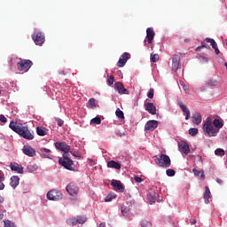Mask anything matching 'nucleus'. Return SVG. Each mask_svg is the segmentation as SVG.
Masks as SVG:
<instances>
[{
    "label": "nucleus",
    "instance_id": "f257e3e1",
    "mask_svg": "<svg viewBox=\"0 0 227 227\" xmlns=\"http://www.w3.org/2000/svg\"><path fill=\"white\" fill-rule=\"evenodd\" d=\"M9 127L12 130H13V132H16V134H19V136L24 137V139H27L28 141L35 139V133L29 130L27 126H24L20 122L11 121Z\"/></svg>",
    "mask_w": 227,
    "mask_h": 227
},
{
    "label": "nucleus",
    "instance_id": "f03ea898",
    "mask_svg": "<svg viewBox=\"0 0 227 227\" xmlns=\"http://www.w3.org/2000/svg\"><path fill=\"white\" fill-rule=\"evenodd\" d=\"M202 129L204 132L207 134V136L213 137H215L219 132V129L215 128L214 124L212 123V119L210 118H207L206 121H204Z\"/></svg>",
    "mask_w": 227,
    "mask_h": 227
},
{
    "label": "nucleus",
    "instance_id": "7ed1b4c3",
    "mask_svg": "<svg viewBox=\"0 0 227 227\" xmlns=\"http://www.w3.org/2000/svg\"><path fill=\"white\" fill-rule=\"evenodd\" d=\"M154 162L159 166L160 168H170L171 166V159L168 154H160V156L158 158L157 156H153Z\"/></svg>",
    "mask_w": 227,
    "mask_h": 227
},
{
    "label": "nucleus",
    "instance_id": "20e7f679",
    "mask_svg": "<svg viewBox=\"0 0 227 227\" xmlns=\"http://www.w3.org/2000/svg\"><path fill=\"white\" fill-rule=\"evenodd\" d=\"M32 67L33 61L30 59H20V61L17 63V68L20 72H29V68Z\"/></svg>",
    "mask_w": 227,
    "mask_h": 227
},
{
    "label": "nucleus",
    "instance_id": "39448f33",
    "mask_svg": "<svg viewBox=\"0 0 227 227\" xmlns=\"http://www.w3.org/2000/svg\"><path fill=\"white\" fill-rule=\"evenodd\" d=\"M59 164L63 166L65 169H68V171H74L72 166H74V160L68 158V155L63 154V158H59Z\"/></svg>",
    "mask_w": 227,
    "mask_h": 227
},
{
    "label": "nucleus",
    "instance_id": "423d86ee",
    "mask_svg": "<svg viewBox=\"0 0 227 227\" xmlns=\"http://www.w3.org/2000/svg\"><path fill=\"white\" fill-rule=\"evenodd\" d=\"M47 198L51 201H59V200L63 199V193L58 190H51L48 192Z\"/></svg>",
    "mask_w": 227,
    "mask_h": 227
},
{
    "label": "nucleus",
    "instance_id": "0eeeda50",
    "mask_svg": "<svg viewBox=\"0 0 227 227\" xmlns=\"http://www.w3.org/2000/svg\"><path fill=\"white\" fill-rule=\"evenodd\" d=\"M66 189H67L68 194H70V196H73L74 200H75V198H77V194H79V186L78 185H76L74 183H71L67 185Z\"/></svg>",
    "mask_w": 227,
    "mask_h": 227
},
{
    "label": "nucleus",
    "instance_id": "6e6552de",
    "mask_svg": "<svg viewBox=\"0 0 227 227\" xmlns=\"http://www.w3.org/2000/svg\"><path fill=\"white\" fill-rule=\"evenodd\" d=\"M35 45H42L45 42V35L42 32L35 33L32 35Z\"/></svg>",
    "mask_w": 227,
    "mask_h": 227
},
{
    "label": "nucleus",
    "instance_id": "1a4fd4ad",
    "mask_svg": "<svg viewBox=\"0 0 227 227\" xmlns=\"http://www.w3.org/2000/svg\"><path fill=\"white\" fill-rule=\"evenodd\" d=\"M129 59H130V53L129 52L122 53V55H121L119 59V61L117 62V67H119V68H122V67H125Z\"/></svg>",
    "mask_w": 227,
    "mask_h": 227
},
{
    "label": "nucleus",
    "instance_id": "9d476101",
    "mask_svg": "<svg viewBox=\"0 0 227 227\" xmlns=\"http://www.w3.org/2000/svg\"><path fill=\"white\" fill-rule=\"evenodd\" d=\"M111 185L114 187V191H117L118 192H123L125 191V185L121 181L113 179Z\"/></svg>",
    "mask_w": 227,
    "mask_h": 227
},
{
    "label": "nucleus",
    "instance_id": "9b49d317",
    "mask_svg": "<svg viewBox=\"0 0 227 227\" xmlns=\"http://www.w3.org/2000/svg\"><path fill=\"white\" fill-rule=\"evenodd\" d=\"M179 152L184 153L185 155H189L191 153V148L189 147V144L185 141H181L178 143Z\"/></svg>",
    "mask_w": 227,
    "mask_h": 227
},
{
    "label": "nucleus",
    "instance_id": "f8f14e48",
    "mask_svg": "<svg viewBox=\"0 0 227 227\" xmlns=\"http://www.w3.org/2000/svg\"><path fill=\"white\" fill-rule=\"evenodd\" d=\"M55 147L57 150H60V152H64V153H68L70 152V145H68L65 142H56Z\"/></svg>",
    "mask_w": 227,
    "mask_h": 227
},
{
    "label": "nucleus",
    "instance_id": "ddd939ff",
    "mask_svg": "<svg viewBox=\"0 0 227 227\" xmlns=\"http://www.w3.org/2000/svg\"><path fill=\"white\" fill-rule=\"evenodd\" d=\"M22 152L27 157H35L36 155V151L30 145H24L22 148Z\"/></svg>",
    "mask_w": 227,
    "mask_h": 227
},
{
    "label": "nucleus",
    "instance_id": "4468645a",
    "mask_svg": "<svg viewBox=\"0 0 227 227\" xmlns=\"http://www.w3.org/2000/svg\"><path fill=\"white\" fill-rule=\"evenodd\" d=\"M157 127H159V121L151 120L145 123V130H149L153 132V130L154 129H157Z\"/></svg>",
    "mask_w": 227,
    "mask_h": 227
},
{
    "label": "nucleus",
    "instance_id": "2eb2a0df",
    "mask_svg": "<svg viewBox=\"0 0 227 227\" xmlns=\"http://www.w3.org/2000/svg\"><path fill=\"white\" fill-rule=\"evenodd\" d=\"M180 56L179 55H174L172 58V67L171 69L173 72H177L178 68H180Z\"/></svg>",
    "mask_w": 227,
    "mask_h": 227
},
{
    "label": "nucleus",
    "instance_id": "dca6fc26",
    "mask_svg": "<svg viewBox=\"0 0 227 227\" xmlns=\"http://www.w3.org/2000/svg\"><path fill=\"white\" fill-rule=\"evenodd\" d=\"M114 89L118 90L120 95H129V90L125 89L123 83L120 82H115Z\"/></svg>",
    "mask_w": 227,
    "mask_h": 227
},
{
    "label": "nucleus",
    "instance_id": "f3484780",
    "mask_svg": "<svg viewBox=\"0 0 227 227\" xmlns=\"http://www.w3.org/2000/svg\"><path fill=\"white\" fill-rule=\"evenodd\" d=\"M10 168L12 171H16V173H19L20 175H22V173H24V167L17 162L11 163Z\"/></svg>",
    "mask_w": 227,
    "mask_h": 227
},
{
    "label": "nucleus",
    "instance_id": "a211bd4d",
    "mask_svg": "<svg viewBox=\"0 0 227 227\" xmlns=\"http://www.w3.org/2000/svg\"><path fill=\"white\" fill-rule=\"evenodd\" d=\"M145 107L150 114H157V107L153 103H145Z\"/></svg>",
    "mask_w": 227,
    "mask_h": 227
},
{
    "label": "nucleus",
    "instance_id": "6ab92c4d",
    "mask_svg": "<svg viewBox=\"0 0 227 227\" xmlns=\"http://www.w3.org/2000/svg\"><path fill=\"white\" fill-rule=\"evenodd\" d=\"M146 38L148 43H152L153 38H155V32L151 27L146 29Z\"/></svg>",
    "mask_w": 227,
    "mask_h": 227
},
{
    "label": "nucleus",
    "instance_id": "aec40b11",
    "mask_svg": "<svg viewBox=\"0 0 227 227\" xmlns=\"http://www.w3.org/2000/svg\"><path fill=\"white\" fill-rule=\"evenodd\" d=\"M40 155L44 157L45 159H52V154L51 153V151L47 148H41L39 150Z\"/></svg>",
    "mask_w": 227,
    "mask_h": 227
},
{
    "label": "nucleus",
    "instance_id": "412c9836",
    "mask_svg": "<svg viewBox=\"0 0 227 227\" xmlns=\"http://www.w3.org/2000/svg\"><path fill=\"white\" fill-rule=\"evenodd\" d=\"M206 42L207 43H211V46L215 50V54H220L221 51H219V48H217V43H215V40L207 37Z\"/></svg>",
    "mask_w": 227,
    "mask_h": 227
},
{
    "label": "nucleus",
    "instance_id": "4be33fe9",
    "mask_svg": "<svg viewBox=\"0 0 227 227\" xmlns=\"http://www.w3.org/2000/svg\"><path fill=\"white\" fill-rule=\"evenodd\" d=\"M210 198H212V193L210 192V188H208V186L205 187V193H204V200H205V203L207 205H208V203H210Z\"/></svg>",
    "mask_w": 227,
    "mask_h": 227
},
{
    "label": "nucleus",
    "instance_id": "5701e85b",
    "mask_svg": "<svg viewBox=\"0 0 227 227\" xmlns=\"http://www.w3.org/2000/svg\"><path fill=\"white\" fill-rule=\"evenodd\" d=\"M192 122L195 125H200L201 123V114L200 113H195L192 114Z\"/></svg>",
    "mask_w": 227,
    "mask_h": 227
},
{
    "label": "nucleus",
    "instance_id": "b1692460",
    "mask_svg": "<svg viewBox=\"0 0 227 227\" xmlns=\"http://www.w3.org/2000/svg\"><path fill=\"white\" fill-rule=\"evenodd\" d=\"M107 168H112L114 169H121V165L115 160H110L107 162Z\"/></svg>",
    "mask_w": 227,
    "mask_h": 227
},
{
    "label": "nucleus",
    "instance_id": "393cba45",
    "mask_svg": "<svg viewBox=\"0 0 227 227\" xmlns=\"http://www.w3.org/2000/svg\"><path fill=\"white\" fill-rule=\"evenodd\" d=\"M121 212L124 217H130V215H132V213H130V208L126 206L121 207Z\"/></svg>",
    "mask_w": 227,
    "mask_h": 227
},
{
    "label": "nucleus",
    "instance_id": "a878e982",
    "mask_svg": "<svg viewBox=\"0 0 227 227\" xmlns=\"http://www.w3.org/2000/svg\"><path fill=\"white\" fill-rule=\"evenodd\" d=\"M20 180V178H19L17 176H12L11 177V186L12 187V189L17 188V185H19Z\"/></svg>",
    "mask_w": 227,
    "mask_h": 227
},
{
    "label": "nucleus",
    "instance_id": "bb28decb",
    "mask_svg": "<svg viewBox=\"0 0 227 227\" xmlns=\"http://www.w3.org/2000/svg\"><path fill=\"white\" fill-rule=\"evenodd\" d=\"M213 127H215V129H217V130H219V129H223V121H219V119H215L212 122Z\"/></svg>",
    "mask_w": 227,
    "mask_h": 227
},
{
    "label": "nucleus",
    "instance_id": "cd10ccee",
    "mask_svg": "<svg viewBox=\"0 0 227 227\" xmlns=\"http://www.w3.org/2000/svg\"><path fill=\"white\" fill-rule=\"evenodd\" d=\"M87 107H89V109H95L97 107V103L95 98H90L88 103H87Z\"/></svg>",
    "mask_w": 227,
    "mask_h": 227
},
{
    "label": "nucleus",
    "instance_id": "c85d7f7f",
    "mask_svg": "<svg viewBox=\"0 0 227 227\" xmlns=\"http://www.w3.org/2000/svg\"><path fill=\"white\" fill-rule=\"evenodd\" d=\"M27 171H29V173H33L38 169V165L35 163H30L27 165Z\"/></svg>",
    "mask_w": 227,
    "mask_h": 227
},
{
    "label": "nucleus",
    "instance_id": "c756f323",
    "mask_svg": "<svg viewBox=\"0 0 227 227\" xmlns=\"http://www.w3.org/2000/svg\"><path fill=\"white\" fill-rule=\"evenodd\" d=\"M88 219L84 215L76 216V224H84Z\"/></svg>",
    "mask_w": 227,
    "mask_h": 227
},
{
    "label": "nucleus",
    "instance_id": "7c9ffc66",
    "mask_svg": "<svg viewBox=\"0 0 227 227\" xmlns=\"http://www.w3.org/2000/svg\"><path fill=\"white\" fill-rule=\"evenodd\" d=\"M67 223L69 226H75L77 225V218L76 217H70L67 219Z\"/></svg>",
    "mask_w": 227,
    "mask_h": 227
},
{
    "label": "nucleus",
    "instance_id": "2f4dec72",
    "mask_svg": "<svg viewBox=\"0 0 227 227\" xmlns=\"http://www.w3.org/2000/svg\"><path fill=\"white\" fill-rule=\"evenodd\" d=\"M36 133H37V136H42V137L47 136V131H45V128L37 127Z\"/></svg>",
    "mask_w": 227,
    "mask_h": 227
},
{
    "label": "nucleus",
    "instance_id": "473e14b6",
    "mask_svg": "<svg viewBox=\"0 0 227 227\" xmlns=\"http://www.w3.org/2000/svg\"><path fill=\"white\" fill-rule=\"evenodd\" d=\"M177 104L180 109L183 111V113L189 111V108H187V106H185V104H184V102H182V100L178 99Z\"/></svg>",
    "mask_w": 227,
    "mask_h": 227
},
{
    "label": "nucleus",
    "instance_id": "72a5a7b5",
    "mask_svg": "<svg viewBox=\"0 0 227 227\" xmlns=\"http://www.w3.org/2000/svg\"><path fill=\"white\" fill-rule=\"evenodd\" d=\"M102 123V119L100 117H95L90 120V125H100Z\"/></svg>",
    "mask_w": 227,
    "mask_h": 227
},
{
    "label": "nucleus",
    "instance_id": "f704fd0d",
    "mask_svg": "<svg viewBox=\"0 0 227 227\" xmlns=\"http://www.w3.org/2000/svg\"><path fill=\"white\" fill-rule=\"evenodd\" d=\"M192 171H193L195 176H200V178L202 180H205V173H203L196 168H193Z\"/></svg>",
    "mask_w": 227,
    "mask_h": 227
},
{
    "label": "nucleus",
    "instance_id": "c9c22d12",
    "mask_svg": "<svg viewBox=\"0 0 227 227\" xmlns=\"http://www.w3.org/2000/svg\"><path fill=\"white\" fill-rule=\"evenodd\" d=\"M115 114L117 118H120V120H123L125 118V114H123V111L120 110V108H117L115 111Z\"/></svg>",
    "mask_w": 227,
    "mask_h": 227
},
{
    "label": "nucleus",
    "instance_id": "e433bc0d",
    "mask_svg": "<svg viewBox=\"0 0 227 227\" xmlns=\"http://www.w3.org/2000/svg\"><path fill=\"white\" fill-rule=\"evenodd\" d=\"M151 61L153 62V63H157V61H159V54H153V53H152L151 54Z\"/></svg>",
    "mask_w": 227,
    "mask_h": 227
},
{
    "label": "nucleus",
    "instance_id": "4c0bfd02",
    "mask_svg": "<svg viewBox=\"0 0 227 227\" xmlns=\"http://www.w3.org/2000/svg\"><path fill=\"white\" fill-rule=\"evenodd\" d=\"M4 223V227H17V225H15V223H13V222L10 220H6Z\"/></svg>",
    "mask_w": 227,
    "mask_h": 227
},
{
    "label": "nucleus",
    "instance_id": "58836bf2",
    "mask_svg": "<svg viewBox=\"0 0 227 227\" xmlns=\"http://www.w3.org/2000/svg\"><path fill=\"white\" fill-rule=\"evenodd\" d=\"M140 224L142 227H152V223L147 220H143Z\"/></svg>",
    "mask_w": 227,
    "mask_h": 227
},
{
    "label": "nucleus",
    "instance_id": "ea45409f",
    "mask_svg": "<svg viewBox=\"0 0 227 227\" xmlns=\"http://www.w3.org/2000/svg\"><path fill=\"white\" fill-rule=\"evenodd\" d=\"M107 84L108 86H113V84H114V76L113 75L108 76Z\"/></svg>",
    "mask_w": 227,
    "mask_h": 227
},
{
    "label": "nucleus",
    "instance_id": "a19ab883",
    "mask_svg": "<svg viewBox=\"0 0 227 227\" xmlns=\"http://www.w3.org/2000/svg\"><path fill=\"white\" fill-rule=\"evenodd\" d=\"M114 198H116L115 194H108L106 197L105 201H106V202L113 201V200H114Z\"/></svg>",
    "mask_w": 227,
    "mask_h": 227
},
{
    "label": "nucleus",
    "instance_id": "79ce46f5",
    "mask_svg": "<svg viewBox=\"0 0 227 227\" xmlns=\"http://www.w3.org/2000/svg\"><path fill=\"white\" fill-rule=\"evenodd\" d=\"M190 136H198V129L192 128L189 129Z\"/></svg>",
    "mask_w": 227,
    "mask_h": 227
},
{
    "label": "nucleus",
    "instance_id": "37998d69",
    "mask_svg": "<svg viewBox=\"0 0 227 227\" xmlns=\"http://www.w3.org/2000/svg\"><path fill=\"white\" fill-rule=\"evenodd\" d=\"M215 155L223 156L224 155V150L218 148L215 151Z\"/></svg>",
    "mask_w": 227,
    "mask_h": 227
},
{
    "label": "nucleus",
    "instance_id": "c03bdc74",
    "mask_svg": "<svg viewBox=\"0 0 227 227\" xmlns=\"http://www.w3.org/2000/svg\"><path fill=\"white\" fill-rule=\"evenodd\" d=\"M208 86H217L219 84V82L217 80H209L207 81Z\"/></svg>",
    "mask_w": 227,
    "mask_h": 227
},
{
    "label": "nucleus",
    "instance_id": "a18cd8bd",
    "mask_svg": "<svg viewBox=\"0 0 227 227\" xmlns=\"http://www.w3.org/2000/svg\"><path fill=\"white\" fill-rule=\"evenodd\" d=\"M166 174L168 176H175V169L168 168L166 170Z\"/></svg>",
    "mask_w": 227,
    "mask_h": 227
},
{
    "label": "nucleus",
    "instance_id": "49530a36",
    "mask_svg": "<svg viewBox=\"0 0 227 227\" xmlns=\"http://www.w3.org/2000/svg\"><path fill=\"white\" fill-rule=\"evenodd\" d=\"M153 95H154V90L153 89H150L148 93H147V97L148 98H153Z\"/></svg>",
    "mask_w": 227,
    "mask_h": 227
},
{
    "label": "nucleus",
    "instance_id": "de8ad7c7",
    "mask_svg": "<svg viewBox=\"0 0 227 227\" xmlns=\"http://www.w3.org/2000/svg\"><path fill=\"white\" fill-rule=\"evenodd\" d=\"M55 120H56V121H57L59 127H63V125H64V123H65V121H64L63 120H61V119H59V118H55Z\"/></svg>",
    "mask_w": 227,
    "mask_h": 227
},
{
    "label": "nucleus",
    "instance_id": "09e8293b",
    "mask_svg": "<svg viewBox=\"0 0 227 227\" xmlns=\"http://www.w3.org/2000/svg\"><path fill=\"white\" fill-rule=\"evenodd\" d=\"M207 47H208V46L207 45V43H201V45L199 46V47H197L196 51H201V49H205V48L207 49Z\"/></svg>",
    "mask_w": 227,
    "mask_h": 227
},
{
    "label": "nucleus",
    "instance_id": "8fccbe9b",
    "mask_svg": "<svg viewBox=\"0 0 227 227\" xmlns=\"http://www.w3.org/2000/svg\"><path fill=\"white\" fill-rule=\"evenodd\" d=\"M0 121L2 123H6V121H8V119H6V117L4 116V114H0Z\"/></svg>",
    "mask_w": 227,
    "mask_h": 227
},
{
    "label": "nucleus",
    "instance_id": "3c124183",
    "mask_svg": "<svg viewBox=\"0 0 227 227\" xmlns=\"http://www.w3.org/2000/svg\"><path fill=\"white\" fill-rule=\"evenodd\" d=\"M184 114L185 116V120H189V118H191V111L190 110H186V112H184Z\"/></svg>",
    "mask_w": 227,
    "mask_h": 227
},
{
    "label": "nucleus",
    "instance_id": "603ef678",
    "mask_svg": "<svg viewBox=\"0 0 227 227\" xmlns=\"http://www.w3.org/2000/svg\"><path fill=\"white\" fill-rule=\"evenodd\" d=\"M135 182H137V184H141L142 182H144V179L136 176L134 178Z\"/></svg>",
    "mask_w": 227,
    "mask_h": 227
},
{
    "label": "nucleus",
    "instance_id": "864d4df0",
    "mask_svg": "<svg viewBox=\"0 0 227 227\" xmlns=\"http://www.w3.org/2000/svg\"><path fill=\"white\" fill-rule=\"evenodd\" d=\"M148 200L151 204L155 203V198H153V196H152L151 194L148 195Z\"/></svg>",
    "mask_w": 227,
    "mask_h": 227
},
{
    "label": "nucleus",
    "instance_id": "5fc2aeb1",
    "mask_svg": "<svg viewBox=\"0 0 227 227\" xmlns=\"http://www.w3.org/2000/svg\"><path fill=\"white\" fill-rule=\"evenodd\" d=\"M0 182H4V173L0 170Z\"/></svg>",
    "mask_w": 227,
    "mask_h": 227
},
{
    "label": "nucleus",
    "instance_id": "6e6d98bb",
    "mask_svg": "<svg viewBox=\"0 0 227 227\" xmlns=\"http://www.w3.org/2000/svg\"><path fill=\"white\" fill-rule=\"evenodd\" d=\"M183 85V88L184 90V91H189V86L184 84V83H181Z\"/></svg>",
    "mask_w": 227,
    "mask_h": 227
},
{
    "label": "nucleus",
    "instance_id": "4d7b16f0",
    "mask_svg": "<svg viewBox=\"0 0 227 227\" xmlns=\"http://www.w3.org/2000/svg\"><path fill=\"white\" fill-rule=\"evenodd\" d=\"M4 189V184L3 181H0V191H3Z\"/></svg>",
    "mask_w": 227,
    "mask_h": 227
},
{
    "label": "nucleus",
    "instance_id": "13d9d810",
    "mask_svg": "<svg viewBox=\"0 0 227 227\" xmlns=\"http://www.w3.org/2000/svg\"><path fill=\"white\" fill-rule=\"evenodd\" d=\"M89 164H90V166H95V160H89Z\"/></svg>",
    "mask_w": 227,
    "mask_h": 227
},
{
    "label": "nucleus",
    "instance_id": "bf43d9fd",
    "mask_svg": "<svg viewBox=\"0 0 227 227\" xmlns=\"http://www.w3.org/2000/svg\"><path fill=\"white\" fill-rule=\"evenodd\" d=\"M190 223H191V224H196V220L191 219V220H190Z\"/></svg>",
    "mask_w": 227,
    "mask_h": 227
},
{
    "label": "nucleus",
    "instance_id": "052dcab7",
    "mask_svg": "<svg viewBox=\"0 0 227 227\" xmlns=\"http://www.w3.org/2000/svg\"><path fill=\"white\" fill-rule=\"evenodd\" d=\"M3 217H4V215L3 213H0V221H3Z\"/></svg>",
    "mask_w": 227,
    "mask_h": 227
},
{
    "label": "nucleus",
    "instance_id": "680f3d73",
    "mask_svg": "<svg viewBox=\"0 0 227 227\" xmlns=\"http://www.w3.org/2000/svg\"><path fill=\"white\" fill-rule=\"evenodd\" d=\"M59 74H60L61 75H67V73H65V71H60Z\"/></svg>",
    "mask_w": 227,
    "mask_h": 227
},
{
    "label": "nucleus",
    "instance_id": "e2e57ef3",
    "mask_svg": "<svg viewBox=\"0 0 227 227\" xmlns=\"http://www.w3.org/2000/svg\"><path fill=\"white\" fill-rule=\"evenodd\" d=\"M4 201V198H3L2 196H0V203H3Z\"/></svg>",
    "mask_w": 227,
    "mask_h": 227
},
{
    "label": "nucleus",
    "instance_id": "0e129e2a",
    "mask_svg": "<svg viewBox=\"0 0 227 227\" xmlns=\"http://www.w3.org/2000/svg\"><path fill=\"white\" fill-rule=\"evenodd\" d=\"M71 153H72V155H74V157H77V154L75 153V152H74V153H72V151H69Z\"/></svg>",
    "mask_w": 227,
    "mask_h": 227
},
{
    "label": "nucleus",
    "instance_id": "69168bd1",
    "mask_svg": "<svg viewBox=\"0 0 227 227\" xmlns=\"http://www.w3.org/2000/svg\"><path fill=\"white\" fill-rule=\"evenodd\" d=\"M116 136H119V137H121V133H120V132H116Z\"/></svg>",
    "mask_w": 227,
    "mask_h": 227
},
{
    "label": "nucleus",
    "instance_id": "338daca9",
    "mask_svg": "<svg viewBox=\"0 0 227 227\" xmlns=\"http://www.w3.org/2000/svg\"><path fill=\"white\" fill-rule=\"evenodd\" d=\"M216 182H217V184H222V183H223V180L217 179Z\"/></svg>",
    "mask_w": 227,
    "mask_h": 227
},
{
    "label": "nucleus",
    "instance_id": "774afa93",
    "mask_svg": "<svg viewBox=\"0 0 227 227\" xmlns=\"http://www.w3.org/2000/svg\"><path fill=\"white\" fill-rule=\"evenodd\" d=\"M0 95H1V90H0Z\"/></svg>",
    "mask_w": 227,
    "mask_h": 227
}]
</instances>
